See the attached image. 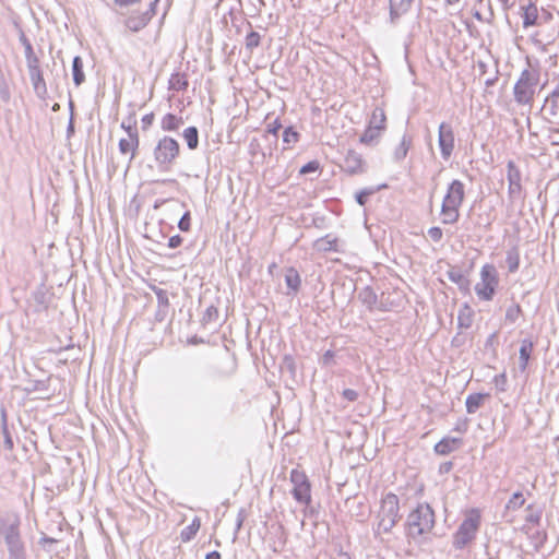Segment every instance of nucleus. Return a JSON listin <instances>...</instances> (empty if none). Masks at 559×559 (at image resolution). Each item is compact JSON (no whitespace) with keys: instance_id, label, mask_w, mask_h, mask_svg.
<instances>
[{"instance_id":"55","label":"nucleus","mask_w":559,"mask_h":559,"mask_svg":"<svg viewBox=\"0 0 559 559\" xmlns=\"http://www.w3.org/2000/svg\"><path fill=\"white\" fill-rule=\"evenodd\" d=\"M206 559H221V554L218 551H212L206 555Z\"/></svg>"},{"instance_id":"44","label":"nucleus","mask_w":559,"mask_h":559,"mask_svg":"<svg viewBox=\"0 0 559 559\" xmlns=\"http://www.w3.org/2000/svg\"><path fill=\"white\" fill-rule=\"evenodd\" d=\"M281 128H282V124L278 121V119H276L272 123L267 124L266 132L276 136L277 132Z\"/></svg>"},{"instance_id":"42","label":"nucleus","mask_w":559,"mask_h":559,"mask_svg":"<svg viewBox=\"0 0 559 559\" xmlns=\"http://www.w3.org/2000/svg\"><path fill=\"white\" fill-rule=\"evenodd\" d=\"M26 63H27L28 73L35 72V71H40L39 59L37 57L28 58L26 60Z\"/></svg>"},{"instance_id":"43","label":"nucleus","mask_w":559,"mask_h":559,"mask_svg":"<svg viewBox=\"0 0 559 559\" xmlns=\"http://www.w3.org/2000/svg\"><path fill=\"white\" fill-rule=\"evenodd\" d=\"M319 163L316 160L309 162L306 165H304L300 169L301 174H308L318 170Z\"/></svg>"},{"instance_id":"14","label":"nucleus","mask_w":559,"mask_h":559,"mask_svg":"<svg viewBox=\"0 0 559 559\" xmlns=\"http://www.w3.org/2000/svg\"><path fill=\"white\" fill-rule=\"evenodd\" d=\"M343 168L348 174H359L365 170V163L361 155L353 150H348L344 158Z\"/></svg>"},{"instance_id":"27","label":"nucleus","mask_w":559,"mask_h":559,"mask_svg":"<svg viewBox=\"0 0 559 559\" xmlns=\"http://www.w3.org/2000/svg\"><path fill=\"white\" fill-rule=\"evenodd\" d=\"M183 139L190 150H195L199 145V131L195 127H189L183 131Z\"/></svg>"},{"instance_id":"32","label":"nucleus","mask_w":559,"mask_h":559,"mask_svg":"<svg viewBox=\"0 0 559 559\" xmlns=\"http://www.w3.org/2000/svg\"><path fill=\"white\" fill-rule=\"evenodd\" d=\"M199 528L200 521L198 519H194L190 525H188L181 531L180 536L182 542H189L190 539H192L195 536Z\"/></svg>"},{"instance_id":"17","label":"nucleus","mask_w":559,"mask_h":559,"mask_svg":"<svg viewBox=\"0 0 559 559\" xmlns=\"http://www.w3.org/2000/svg\"><path fill=\"white\" fill-rule=\"evenodd\" d=\"M461 443L456 438H443L435 445V452L440 455H447L459 448Z\"/></svg>"},{"instance_id":"50","label":"nucleus","mask_w":559,"mask_h":559,"mask_svg":"<svg viewBox=\"0 0 559 559\" xmlns=\"http://www.w3.org/2000/svg\"><path fill=\"white\" fill-rule=\"evenodd\" d=\"M370 194L369 191H360L356 194V201L359 205H365V203L367 202V198L368 195Z\"/></svg>"},{"instance_id":"20","label":"nucleus","mask_w":559,"mask_h":559,"mask_svg":"<svg viewBox=\"0 0 559 559\" xmlns=\"http://www.w3.org/2000/svg\"><path fill=\"white\" fill-rule=\"evenodd\" d=\"M314 248L318 251L328 252V251H338L337 249V239L335 237H332L331 235H326L325 237H322L318 239L314 242Z\"/></svg>"},{"instance_id":"59","label":"nucleus","mask_w":559,"mask_h":559,"mask_svg":"<svg viewBox=\"0 0 559 559\" xmlns=\"http://www.w3.org/2000/svg\"><path fill=\"white\" fill-rule=\"evenodd\" d=\"M495 81H496V79H487L485 84H486V86H491L495 84Z\"/></svg>"},{"instance_id":"36","label":"nucleus","mask_w":559,"mask_h":559,"mask_svg":"<svg viewBox=\"0 0 559 559\" xmlns=\"http://www.w3.org/2000/svg\"><path fill=\"white\" fill-rule=\"evenodd\" d=\"M260 41L261 35L258 32L252 31L246 36L245 45L248 50L252 51L260 45Z\"/></svg>"},{"instance_id":"22","label":"nucleus","mask_w":559,"mask_h":559,"mask_svg":"<svg viewBox=\"0 0 559 559\" xmlns=\"http://www.w3.org/2000/svg\"><path fill=\"white\" fill-rule=\"evenodd\" d=\"M183 123L181 117H177L173 114H167L160 121V127L164 131H176Z\"/></svg>"},{"instance_id":"35","label":"nucleus","mask_w":559,"mask_h":559,"mask_svg":"<svg viewBox=\"0 0 559 559\" xmlns=\"http://www.w3.org/2000/svg\"><path fill=\"white\" fill-rule=\"evenodd\" d=\"M525 502V499L523 497V493L520 491H516L513 493L511 499L508 501L506 508L508 510H518L520 509Z\"/></svg>"},{"instance_id":"26","label":"nucleus","mask_w":559,"mask_h":559,"mask_svg":"<svg viewBox=\"0 0 559 559\" xmlns=\"http://www.w3.org/2000/svg\"><path fill=\"white\" fill-rule=\"evenodd\" d=\"M385 121H386V118H385L384 110L377 107L372 111V115H371V118L369 121V126L377 127L378 130L383 131L385 129Z\"/></svg>"},{"instance_id":"8","label":"nucleus","mask_w":559,"mask_h":559,"mask_svg":"<svg viewBox=\"0 0 559 559\" xmlns=\"http://www.w3.org/2000/svg\"><path fill=\"white\" fill-rule=\"evenodd\" d=\"M480 518L477 513L473 512L468 515L459 526L453 536V547L455 549H463L476 536L479 528Z\"/></svg>"},{"instance_id":"34","label":"nucleus","mask_w":559,"mask_h":559,"mask_svg":"<svg viewBox=\"0 0 559 559\" xmlns=\"http://www.w3.org/2000/svg\"><path fill=\"white\" fill-rule=\"evenodd\" d=\"M299 140V133L294 130L293 127H287L283 132V142L289 147L297 143Z\"/></svg>"},{"instance_id":"40","label":"nucleus","mask_w":559,"mask_h":559,"mask_svg":"<svg viewBox=\"0 0 559 559\" xmlns=\"http://www.w3.org/2000/svg\"><path fill=\"white\" fill-rule=\"evenodd\" d=\"M2 433H3V438H4V448L9 451L13 450V440L10 436V432L8 430V426H7V423H5V419H3V425H2Z\"/></svg>"},{"instance_id":"9","label":"nucleus","mask_w":559,"mask_h":559,"mask_svg":"<svg viewBox=\"0 0 559 559\" xmlns=\"http://www.w3.org/2000/svg\"><path fill=\"white\" fill-rule=\"evenodd\" d=\"M290 481L294 485L292 493L296 501L309 504L311 501L310 484L304 472L293 469L290 473Z\"/></svg>"},{"instance_id":"53","label":"nucleus","mask_w":559,"mask_h":559,"mask_svg":"<svg viewBox=\"0 0 559 559\" xmlns=\"http://www.w3.org/2000/svg\"><path fill=\"white\" fill-rule=\"evenodd\" d=\"M153 119H154L153 114H147L142 118V123L144 124L145 128L150 127L153 122Z\"/></svg>"},{"instance_id":"51","label":"nucleus","mask_w":559,"mask_h":559,"mask_svg":"<svg viewBox=\"0 0 559 559\" xmlns=\"http://www.w3.org/2000/svg\"><path fill=\"white\" fill-rule=\"evenodd\" d=\"M141 0H115V4L119 7H128L134 3L140 2Z\"/></svg>"},{"instance_id":"60","label":"nucleus","mask_w":559,"mask_h":559,"mask_svg":"<svg viewBox=\"0 0 559 559\" xmlns=\"http://www.w3.org/2000/svg\"><path fill=\"white\" fill-rule=\"evenodd\" d=\"M459 2H460V0H445V3H447L448 5H453V4H456V3H459Z\"/></svg>"},{"instance_id":"48","label":"nucleus","mask_w":559,"mask_h":559,"mask_svg":"<svg viewBox=\"0 0 559 559\" xmlns=\"http://www.w3.org/2000/svg\"><path fill=\"white\" fill-rule=\"evenodd\" d=\"M181 243H182V237L179 235H175V236L170 237L168 240V247L171 249L179 247Z\"/></svg>"},{"instance_id":"15","label":"nucleus","mask_w":559,"mask_h":559,"mask_svg":"<svg viewBox=\"0 0 559 559\" xmlns=\"http://www.w3.org/2000/svg\"><path fill=\"white\" fill-rule=\"evenodd\" d=\"M414 0H390V16L394 21L408 12Z\"/></svg>"},{"instance_id":"61","label":"nucleus","mask_w":559,"mask_h":559,"mask_svg":"<svg viewBox=\"0 0 559 559\" xmlns=\"http://www.w3.org/2000/svg\"><path fill=\"white\" fill-rule=\"evenodd\" d=\"M473 15H474V17H475L476 20H478V21H483V16H481V14H480L478 11H476Z\"/></svg>"},{"instance_id":"31","label":"nucleus","mask_w":559,"mask_h":559,"mask_svg":"<svg viewBox=\"0 0 559 559\" xmlns=\"http://www.w3.org/2000/svg\"><path fill=\"white\" fill-rule=\"evenodd\" d=\"M506 262L510 273L518 271L520 265V255L516 249H511L507 252Z\"/></svg>"},{"instance_id":"28","label":"nucleus","mask_w":559,"mask_h":559,"mask_svg":"<svg viewBox=\"0 0 559 559\" xmlns=\"http://www.w3.org/2000/svg\"><path fill=\"white\" fill-rule=\"evenodd\" d=\"M188 87V81L185 74L174 73L169 79V88L174 91H185Z\"/></svg>"},{"instance_id":"52","label":"nucleus","mask_w":559,"mask_h":559,"mask_svg":"<svg viewBox=\"0 0 559 559\" xmlns=\"http://www.w3.org/2000/svg\"><path fill=\"white\" fill-rule=\"evenodd\" d=\"M559 98V85L555 87L551 94L546 98L545 106L549 103V99H558Z\"/></svg>"},{"instance_id":"62","label":"nucleus","mask_w":559,"mask_h":559,"mask_svg":"<svg viewBox=\"0 0 559 559\" xmlns=\"http://www.w3.org/2000/svg\"><path fill=\"white\" fill-rule=\"evenodd\" d=\"M527 520L530 522H537L539 520V518L538 516L535 518V516L531 515Z\"/></svg>"},{"instance_id":"3","label":"nucleus","mask_w":559,"mask_h":559,"mask_svg":"<svg viewBox=\"0 0 559 559\" xmlns=\"http://www.w3.org/2000/svg\"><path fill=\"white\" fill-rule=\"evenodd\" d=\"M435 526V512L428 503H420L407 516V534L418 539L429 534Z\"/></svg>"},{"instance_id":"13","label":"nucleus","mask_w":559,"mask_h":559,"mask_svg":"<svg viewBox=\"0 0 559 559\" xmlns=\"http://www.w3.org/2000/svg\"><path fill=\"white\" fill-rule=\"evenodd\" d=\"M521 178V171L515 163L509 160L507 164V179L509 182L508 192L511 199L518 198L522 191Z\"/></svg>"},{"instance_id":"11","label":"nucleus","mask_w":559,"mask_h":559,"mask_svg":"<svg viewBox=\"0 0 559 559\" xmlns=\"http://www.w3.org/2000/svg\"><path fill=\"white\" fill-rule=\"evenodd\" d=\"M157 0L150 4V9L142 13L131 14L124 22L126 26L132 32H140L143 29L155 14V3Z\"/></svg>"},{"instance_id":"41","label":"nucleus","mask_w":559,"mask_h":559,"mask_svg":"<svg viewBox=\"0 0 559 559\" xmlns=\"http://www.w3.org/2000/svg\"><path fill=\"white\" fill-rule=\"evenodd\" d=\"M428 236L435 241L439 242L442 239L443 233L440 227L433 226L428 229Z\"/></svg>"},{"instance_id":"18","label":"nucleus","mask_w":559,"mask_h":559,"mask_svg":"<svg viewBox=\"0 0 559 559\" xmlns=\"http://www.w3.org/2000/svg\"><path fill=\"white\" fill-rule=\"evenodd\" d=\"M152 290L155 293V295L157 297V302H158L157 318L159 320H163L164 317L166 316V310L169 307L168 294L166 290H164L157 286H153Z\"/></svg>"},{"instance_id":"16","label":"nucleus","mask_w":559,"mask_h":559,"mask_svg":"<svg viewBox=\"0 0 559 559\" xmlns=\"http://www.w3.org/2000/svg\"><path fill=\"white\" fill-rule=\"evenodd\" d=\"M533 347H534V344L531 340H528V338L522 340L520 350H519V354H520L519 367H520L521 371H524L526 369L528 360L531 358V354L533 352Z\"/></svg>"},{"instance_id":"7","label":"nucleus","mask_w":559,"mask_h":559,"mask_svg":"<svg viewBox=\"0 0 559 559\" xmlns=\"http://www.w3.org/2000/svg\"><path fill=\"white\" fill-rule=\"evenodd\" d=\"M179 155L178 142L169 136L160 139L154 148V158L162 170H168Z\"/></svg>"},{"instance_id":"37","label":"nucleus","mask_w":559,"mask_h":559,"mask_svg":"<svg viewBox=\"0 0 559 559\" xmlns=\"http://www.w3.org/2000/svg\"><path fill=\"white\" fill-rule=\"evenodd\" d=\"M409 146H411V140L407 139L406 135H404L400 145L395 150V153H394L395 158L399 160L403 159L407 155Z\"/></svg>"},{"instance_id":"12","label":"nucleus","mask_w":559,"mask_h":559,"mask_svg":"<svg viewBox=\"0 0 559 559\" xmlns=\"http://www.w3.org/2000/svg\"><path fill=\"white\" fill-rule=\"evenodd\" d=\"M121 128H123L127 131L128 138L121 139L119 141V151L122 154L130 153L131 154L130 160H132L134 158L135 151L139 146L138 130L135 127L126 126L124 122L121 123Z\"/></svg>"},{"instance_id":"38","label":"nucleus","mask_w":559,"mask_h":559,"mask_svg":"<svg viewBox=\"0 0 559 559\" xmlns=\"http://www.w3.org/2000/svg\"><path fill=\"white\" fill-rule=\"evenodd\" d=\"M520 313H521V308L519 305H513L511 307H509L507 309V312H506V320L510 321V322H515L519 317H520Z\"/></svg>"},{"instance_id":"2","label":"nucleus","mask_w":559,"mask_h":559,"mask_svg":"<svg viewBox=\"0 0 559 559\" xmlns=\"http://www.w3.org/2000/svg\"><path fill=\"white\" fill-rule=\"evenodd\" d=\"M465 186L455 179L449 183L441 204V222L445 225L455 224L460 218V207L464 202Z\"/></svg>"},{"instance_id":"54","label":"nucleus","mask_w":559,"mask_h":559,"mask_svg":"<svg viewBox=\"0 0 559 559\" xmlns=\"http://www.w3.org/2000/svg\"><path fill=\"white\" fill-rule=\"evenodd\" d=\"M68 135H71L74 132V124H73V118H70L68 129H67Z\"/></svg>"},{"instance_id":"10","label":"nucleus","mask_w":559,"mask_h":559,"mask_svg":"<svg viewBox=\"0 0 559 559\" xmlns=\"http://www.w3.org/2000/svg\"><path fill=\"white\" fill-rule=\"evenodd\" d=\"M438 143L443 159H449L454 150V133L450 124L442 122L439 126Z\"/></svg>"},{"instance_id":"46","label":"nucleus","mask_w":559,"mask_h":559,"mask_svg":"<svg viewBox=\"0 0 559 559\" xmlns=\"http://www.w3.org/2000/svg\"><path fill=\"white\" fill-rule=\"evenodd\" d=\"M22 41H23V45H24V48H25V58H26V60L28 58L36 57V55L34 53V50H33V47H32L31 43L25 37L22 38Z\"/></svg>"},{"instance_id":"30","label":"nucleus","mask_w":559,"mask_h":559,"mask_svg":"<svg viewBox=\"0 0 559 559\" xmlns=\"http://www.w3.org/2000/svg\"><path fill=\"white\" fill-rule=\"evenodd\" d=\"M448 278L460 286V288H465L468 285L467 278L459 269H451L448 271Z\"/></svg>"},{"instance_id":"25","label":"nucleus","mask_w":559,"mask_h":559,"mask_svg":"<svg viewBox=\"0 0 559 559\" xmlns=\"http://www.w3.org/2000/svg\"><path fill=\"white\" fill-rule=\"evenodd\" d=\"M380 130L377 129V127L368 126V128L365 130L362 135L360 136V143L366 145H373L378 142L381 135Z\"/></svg>"},{"instance_id":"4","label":"nucleus","mask_w":559,"mask_h":559,"mask_svg":"<svg viewBox=\"0 0 559 559\" xmlns=\"http://www.w3.org/2000/svg\"><path fill=\"white\" fill-rule=\"evenodd\" d=\"M377 519L378 523L374 528L376 536L391 532L401 519L399 498L396 495L389 492L382 498Z\"/></svg>"},{"instance_id":"5","label":"nucleus","mask_w":559,"mask_h":559,"mask_svg":"<svg viewBox=\"0 0 559 559\" xmlns=\"http://www.w3.org/2000/svg\"><path fill=\"white\" fill-rule=\"evenodd\" d=\"M538 83L539 72L533 69H524L513 87L515 103L522 106H531L534 100Z\"/></svg>"},{"instance_id":"49","label":"nucleus","mask_w":559,"mask_h":559,"mask_svg":"<svg viewBox=\"0 0 559 559\" xmlns=\"http://www.w3.org/2000/svg\"><path fill=\"white\" fill-rule=\"evenodd\" d=\"M545 108L549 111L551 116H556L558 111L557 99H549V103L547 104V106H545Z\"/></svg>"},{"instance_id":"56","label":"nucleus","mask_w":559,"mask_h":559,"mask_svg":"<svg viewBox=\"0 0 559 559\" xmlns=\"http://www.w3.org/2000/svg\"><path fill=\"white\" fill-rule=\"evenodd\" d=\"M504 10L511 7L510 0H498Z\"/></svg>"},{"instance_id":"33","label":"nucleus","mask_w":559,"mask_h":559,"mask_svg":"<svg viewBox=\"0 0 559 559\" xmlns=\"http://www.w3.org/2000/svg\"><path fill=\"white\" fill-rule=\"evenodd\" d=\"M457 321L460 328L467 329L472 325L473 318L471 310L467 306H465L463 310H460Z\"/></svg>"},{"instance_id":"6","label":"nucleus","mask_w":559,"mask_h":559,"mask_svg":"<svg viewBox=\"0 0 559 559\" xmlns=\"http://www.w3.org/2000/svg\"><path fill=\"white\" fill-rule=\"evenodd\" d=\"M499 284L498 272L492 264H485L480 270V281L475 285L479 299L489 301L493 298Z\"/></svg>"},{"instance_id":"47","label":"nucleus","mask_w":559,"mask_h":559,"mask_svg":"<svg viewBox=\"0 0 559 559\" xmlns=\"http://www.w3.org/2000/svg\"><path fill=\"white\" fill-rule=\"evenodd\" d=\"M361 296H364V302H367L370 305L376 302V295L373 294V292L370 288H366L361 293Z\"/></svg>"},{"instance_id":"45","label":"nucleus","mask_w":559,"mask_h":559,"mask_svg":"<svg viewBox=\"0 0 559 559\" xmlns=\"http://www.w3.org/2000/svg\"><path fill=\"white\" fill-rule=\"evenodd\" d=\"M342 395H343L344 399H346L349 402H355L358 399L357 391H355L353 389H345L342 392Z\"/></svg>"},{"instance_id":"58","label":"nucleus","mask_w":559,"mask_h":559,"mask_svg":"<svg viewBox=\"0 0 559 559\" xmlns=\"http://www.w3.org/2000/svg\"><path fill=\"white\" fill-rule=\"evenodd\" d=\"M45 388H46L45 382L38 381L33 390H41V389H45Z\"/></svg>"},{"instance_id":"57","label":"nucleus","mask_w":559,"mask_h":559,"mask_svg":"<svg viewBox=\"0 0 559 559\" xmlns=\"http://www.w3.org/2000/svg\"><path fill=\"white\" fill-rule=\"evenodd\" d=\"M213 313H217L216 308H214V307H209V308H207V310H206V314H207L209 319H211V318H212V314H213Z\"/></svg>"},{"instance_id":"23","label":"nucleus","mask_w":559,"mask_h":559,"mask_svg":"<svg viewBox=\"0 0 559 559\" xmlns=\"http://www.w3.org/2000/svg\"><path fill=\"white\" fill-rule=\"evenodd\" d=\"M72 75L73 82L76 86H80L85 81V74L83 72V60L80 56L73 58Z\"/></svg>"},{"instance_id":"21","label":"nucleus","mask_w":559,"mask_h":559,"mask_svg":"<svg viewBox=\"0 0 559 559\" xmlns=\"http://www.w3.org/2000/svg\"><path fill=\"white\" fill-rule=\"evenodd\" d=\"M486 397H488V394H483V393L469 394L466 397V402H465L467 413L468 414L476 413L479 409V407L483 405Z\"/></svg>"},{"instance_id":"19","label":"nucleus","mask_w":559,"mask_h":559,"mask_svg":"<svg viewBox=\"0 0 559 559\" xmlns=\"http://www.w3.org/2000/svg\"><path fill=\"white\" fill-rule=\"evenodd\" d=\"M522 10H523V14H522L523 26L525 28H527L530 26L535 25L537 23V19H538L537 7L534 3H530L528 5L523 7Z\"/></svg>"},{"instance_id":"29","label":"nucleus","mask_w":559,"mask_h":559,"mask_svg":"<svg viewBox=\"0 0 559 559\" xmlns=\"http://www.w3.org/2000/svg\"><path fill=\"white\" fill-rule=\"evenodd\" d=\"M285 282L288 288H290L294 292H297L299 289L301 280L298 272L295 269L290 267L287 270L285 274Z\"/></svg>"},{"instance_id":"39","label":"nucleus","mask_w":559,"mask_h":559,"mask_svg":"<svg viewBox=\"0 0 559 559\" xmlns=\"http://www.w3.org/2000/svg\"><path fill=\"white\" fill-rule=\"evenodd\" d=\"M191 216H190V212L187 211L183 213V215L181 216V218L179 219L178 222V227L181 231H189L190 230V227H191Z\"/></svg>"},{"instance_id":"63","label":"nucleus","mask_w":559,"mask_h":559,"mask_svg":"<svg viewBox=\"0 0 559 559\" xmlns=\"http://www.w3.org/2000/svg\"><path fill=\"white\" fill-rule=\"evenodd\" d=\"M478 66H479V68H481V69H483V68H485V63H484V62H478Z\"/></svg>"},{"instance_id":"24","label":"nucleus","mask_w":559,"mask_h":559,"mask_svg":"<svg viewBox=\"0 0 559 559\" xmlns=\"http://www.w3.org/2000/svg\"><path fill=\"white\" fill-rule=\"evenodd\" d=\"M28 74H29V79H31V82L33 84V87H34L36 94L39 96L46 95L47 86H46V82L43 78L41 71H35V72H31Z\"/></svg>"},{"instance_id":"1","label":"nucleus","mask_w":559,"mask_h":559,"mask_svg":"<svg viewBox=\"0 0 559 559\" xmlns=\"http://www.w3.org/2000/svg\"><path fill=\"white\" fill-rule=\"evenodd\" d=\"M20 523L16 514L0 515V537L5 542L9 559H25V549L19 530Z\"/></svg>"}]
</instances>
